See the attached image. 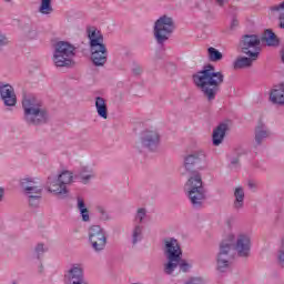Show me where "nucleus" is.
<instances>
[{
    "label": "nucleus",
    "mask_w": 284,
    "mask_h": 284,
    "mask_svg": "<svg viewBox=\"0 0 284 284\" xmlns=\"http://www.w3.org/2000/svg\"><path fill=\"white\" fill-rule=\"evenodd\" d=\"M140 143L150 152H156L161 145V132L156 128L145 129L141 134Z\"/></svg>",
    "instance_id": "10"
},
{
    "label": "nucleus",
    "mask_w": 284,
    "mask_h": 284,
    "mask_svg": "<svg viewBox=\"0 0 284 284\" xmlns=\"http://www.w3.org/2000/svg\"><path fill=\"white\" fill-rule=\"evenodd\" d=\"M95 110L100 119H108V100L103 97H95Z\"/></svg>",
    "instance_id": "24"
},
{
    "label": "nucleus",
    "mask_w": 284,
    "mask_h": 284,
    "mask_svg": "<svg viewBox=\"0 0 284 284\" xmlns=\"http://www.w3.org/2000/svg\"><path fill=\"white\" fill-rule=\"evenodd\" d=\"M254 134L256 145H262L263 141L272 136V131L267 128L265 123L258 122L255 126Z\"/></svg>",
    "instance_id": "19"
},
{
    "label": "nucleus",
    "mask_w": 284,
    "mask_h": 284,
    "mask_svg": "<svg viewBox=\"0 0 284 284\" xmlns=\"http://www.w3.org/2000/svg\"><path fill=\"white\" fill-rule=\"evenodd\" d=\"M184 192L193 207H201L205 203V187L201 173L193 172L184 185Z\"/></svg>",
    "instance_id": "5"
},
{
    "label": "nucleus",
    "mask_w": 284,
    "mask_h": 284,
    "mask_svg": "<svg viewBox=\"0 0 284 284\" xmlns=\"http://www.w3.org/2000/svg\"><path fill=\"white\" fill-rule=\"evenodd\" d=\"M281 57H282V62L284 63V49L281 52Z\"/></svg>",
    "instance_id": "44"
},
{
    "label": "nucleus",
    "mask_w": 284,
    "mask_h": 284,
    "mask_svg": "<svg viewBox=\"0 0 284 284\" xmlns=\"http://www.w3.org/2000/svg\"><path fill=\"white\" fill-rule=\"evenodd\" d=\"M57 178L64 187H68V185L74 183V179H77V176H74V173H72L71 171H62Z\"/></svg>",
    "instance_id": "28"
},
{
    "label": "nucleus",
    "mask_w": 284,
    "mask_h": 284,
    "mask_svg": "<svg viewBox=\"0 0 284 284\" xmlns=\"http://www.w3.org/2000/svg\"><path fill=\"white\" fill-rule=\"evenodd\" d=\"M88 38L90 40V48H99L105 45L103 43V34L97 28L89 29Z\"/></svg>",
    "instance_id": "22"
},
{
    "label": "nucleus",
    "mask_w": 284,
    "mask_h": 284,
    "mask_svg": "<svg viewBox=\"0 0 284 284\" xmlns=\"http://www.w3.org/2000/svg\"><path fill=\"white\" fill-rule=\"evenodd\" d=\"M262 40L265 41L266 45H270V47H274L278 43V39L276 38V34L270 29L264 31Z\"/></svg>",
    "instance_id": "31"
},
{
    "label": "nucleus",
    "mask_w": 284,
    "mask_h": 284,
    "mask_svg": "<svg viewBox=\"0 0 284 284\" xmlns=\"http://www.w3.org/2000/svg\"><path fill=\"white\" fill-rule=\"evenodd\" d=\"M4 3H12V0H3Z\"/></svg>",
    "instance_id": "45"
},
{
    "label": "nucleus",
    "mask_w": 284,
    "mask_h": 284,
    "mask_svg": "<svg viewBox=\"0 0 284 284\" xmlns=\"http://www.w3.org/2000/svg\"><path fill=\"white\" fill-rule=\"evenodd\" d=\"M0 97L6 108H14L17 105V93L12 85L0 82Z\"/></svg>",
    "instance_id": "14"
},
{
    "label": "nucleus",
    "mask_w": 284,
    "mask_h": 284,
    "mask_svg": "<svg viewBox=\"0 0 284 284\" xmlns=\"http://www.w3.org/2000/svg\"><path fill=\"white\" fill-rule=\"evenodd\" d=\"M141 72H143L141 67H136V68L133 69V74H140Z\"/></svg>",
    "instance_id": "41"
},
{
    "label": "nucleus",
    "mask_w": 284,
    "mask_h": 284,
    "mask_svg": "<svg viewBox=\"0 0 284 284\" xmlns=\"http://www.w3.org/2000/svg\"><path fill=\"white\" fill-rule=\"evenodd\" d=\"M50 248L43 243H38L33 248V255L36 258H41Z\"/></svg>",
    "instance_id": "36"
},
{
    "label": "nucleus",
    "mask_w": 284,
    "mask_h": 284,
    "mask_svg": "<svg viewBox=\"0 0 284 284\" xmlns=\"http://www.w3.org/2000/svg\"><path fill=\"white\" fill-rule=\"evenodd\" d=\"M74 57H77L74 44L68 41L57 42L52 58L55 68H71L74 65Z\"/></svg>",
    "instance_id": "6"
},
{
    "label": "nucleus",
    "mask_w": 284,
    "mask_h": 284,
    "mask_svg": "<svg viewBox=\"0 0 284 284\" xmlns=\"http://www.w3.org/2000/svg\"><path fill=\"white\" fill-rule=\"evenodd\" d=\"M234 261V253L227 246V243L221 242L220 251L216 255L215 263H216V271L221 273L230 272L232 270V263Z\"/></svg>",
    "instance_id": "9"
},
{
    "label": "nucleus",
    "mask_w": 284,
    "mask_h": 284,
    "mask_svg": "<svg viewBox=\"0 0 284 284\" xmlns=\"http://www.w3.org/2000/svg\"><path fill=\"white\" fill-rule=\"evenodd\" d=\"M75 179H78L83 185H88V183H90L93 179H97V173L92 166L82 165L80 166Z\"/></svg>",
    "instance_id": "18"
},
{
    "label": "nucleus",
    "mask_w": 284,
    "mask_h": 284,
    "mask_svg": "<svg viewBox=\"0 0 284 284\" xmlns=\"http://www.w3.org/2000/svg\"><path fill=\"white\" fill-rule=\"evenodd\" d=\"M234 202H233V207L234 210H243L245 206V189L243 186H237L234 189Z\"/></svg>",
    "instance_id": "23"
},
{
    "label": "nucleus",
    "mask_w": 284,
    "mask_h": 284,
    "mask_svg": "<svg viewBox=\"0 0 284 284\" xmlns=\"http://www.w3.org/2000/svg\"><path fill=\"white\" fill-rule=\"evenodd\" d=\"M47 189L54 196H67L68 186H64L59 178H49L47 182Z\"/></svg>",
    "instance_id": "17"
},
{
    "label": "nucleus",
    "mask_w": 284,
    "mask_h": 284,
    "mask_svg": "<svg viewBox=\"0 0 284 284\" xmlns=\"http://www.w3.org/2000/svg\"><path fill=\"white\" fill-rule=\"evenodd\" d=\"M277 262L280 263L281 267H284V246H281L277 252Z\"/></svg>",
    "instance_id": "38"
},
{
    "label": "nucleus",
    "mask_w": 284,
    "mask_h": 284,
    "mask_svg": "<svg viewBox=\"0 0 284 284\" xmlns=\"http://www.w3.org/2000/svg\"><path fill=\"white\" fill-rule=\"evenodd\" d=\"M6 194V190L0 187V201H3V195Z\"/></svg>",
    "instance_id": "42"
},
{
    "label": "nucleus",
    "mask_w": 284,
    "mask_h": 284,
    "mask_svg": "<svg viewBox=\"0 0 284 284\" xmlns=\"http://www.w3.org/2000/svg\"><path fill=\"white\" fill-rule=\"evenodd\" d=\"M217 6H225V3L227 2V0H215Z\"/></svg>",
    "instance_id": "43"
},
{
    "label": "nucleus",
    "mask_w": 284,
    "mask_h": 284,
    "mask_svg": "<svg viewBox=\"0 0 284 284\" xmlns=\"http://www.w3.org/2000/svg\"><path fill=\"white\" fill-rule=\"evenodd\" d=\"M230 130L226 122L220 123L214 130L212 135L213 145L219 146L225 139V133Z\"/></svg>",
    "instance_id": "20"
},
{
    "label": "nucleus",
    "mask_w": 284,
    "mask_h": 284,
    "mask_svg": "<svg viewBox=\"0 0 284 284\" xmlns=\"http://www.w3.org/2000/svg\"><path fill=\"white\" fill-rule=\"evenodd\" d=\"M95 212L99 215L100 221L108 222L112 220V216L108 212V209H105V206L103 205H97Z\"/></svg>",
    "instance_id": "34"
},
{
    "label": "nucleus",
    "mask_w": 284,
    "mask_h": 284,
    "mask_svg": "<svg viewBox=\"0 0 284 284\" xmlns=\"http://www.w3.org/2000/svg\"><path fill=\"white\" fill-rule=\"evenodd\" d=\"M163 254L165 262L163 263V273L166 276H174L179 261L183 258V250L181 243L174 237H166L163 240Z\"/></svg>",
    "instance_id": "3"
},
{
    "label": "nucleus",
    "mask_w": 284,
    "mask_h": 284,
    "mask_svg": "<svg viewBox=\"0 0 284 284\" xmlns=\"http://www.w3.org/2000/svg\"><path fill=\"white\" fill-rule=\"evenodd\" d=\"M207 59L212 61V63H219V61H223V53L219 51V49L210 47L207 49Z\"/></svg>",
    "instance_id": "30"
},
{
    "label": "nucleus",
    "mask_w": 284,
    "mask_h": 284,
    "mask_svg": "<svg viewBox=\"0 0 284 284\" xmlns=\"http://www.w3.org/2000/svg\"><path fill=\"white\" fill-rule=\"evenodd\" d=\"M40 184L41 183H39L34 178H23L20 180V186L22 192L30 191L32 190V187H36V185H40Z\"/></svg>",
    "instance_id": "29"
},
{
    "label": "nucleus",
    "mask_w": 284,
    "mask_h": 284,
    "mask_svg": "<svg viewBox=\"0 0 284 284\" xmlns=\"http://www.w3.org/2000/svg\"><path fill=\"white\" fill-rule=\"evenodd\" d=\"M222 243H226L241 258H247L252 252V233L245 231L229 233Z\"/></svg>",
    "instance_id": "4"
},
{
    "label": "nucleus",
    "mask_w": 284,
    "mask_h": 284,
    "mask_svg": "<svg viewBox=\"0 0 284 284\" xmlns=\"http://www.w3.org/2000/svg\"><path fill=\"white\" fill-rule=\"evenodd\" d=\"M256 59L252 57H237L233 62L234 70H245V68H252V64Z\"/></svg>",
    "instance_id": "25"
},
{
    "label": "nucleus",
    "mask_w": 284,
    "mask_h": 284,
    "mask_svg": "<svg viewBox=\"0 0 284 284\" xmlns=\"http://www.w3.org/2000/svg\"><path fill=\"white\" fill-rule=\"evenodd\" d=\"M24 33L28 37V39H37V28L34 26H26L24 27Z\"/></svg>",
    "instance_id": "37"
},
{
    "label": "nucleus",
    "mask_w": 284,
    "mask_h": 284,
    "mask_svg": "<svg viewBox=\"0 0 284 284\" xmlns=\"http://www.w3.org/2000/svg\"><path fill=\"white\" fill-rule=\"evenodd\" d=\"M270 101L276 105H284V82L271 90Z\"/></svg>",
    "instance_id": "21"
},
{
    "label": "nucleus",
    "mask_w": 284,
    "mask_h": 284,
    "mask_svg": "<svg viewBox=\"0 0 284 284\" xmlns=\"http://www.w3.org/2000/svg\"><path fill=\"white\" fill-rule=\"evenodd\" d=\"M23 121L29 125H45L50 121V111L41 100L32 95L22 99Z\"/></svg>",
    "instance_id": "2"
},
{
    "label": "nucleus",
    "mask_w": 284,
    "mask_h": 284,
    "mask_svg": "<svg viewBox=\"0 0 284 284\" xmlns=\"http://www.w3.org/2000/svg\"><path fill=\"white\" fill-rule=\"evenodd\" d=\"M235 28H239V20L233 18L231 21V30H234Z\"/></svg>",
    "instance_id": "40"
},
{
    "label": "nucleus",
    "mask_w": 284,
    "mask_h": 284,
    "mask_svg": "<svg viewBox=\"0 0 284 284\" xmlns=\"http://www.w3.org/2000/svg\"><path fill=\"white\" fill-rule=\"evenodd\" d=\"M23 194L31 207H39V203H41V195L43 194V186L38 184L29 189V191H24Z\"/></svg>",
    "instance_id": "16"
},
{
    "label": "nucleus",
    "mask_w": 284,
    "mask_h": 284,
    "mask_svg": "<svg viewBox=\"0 0 284 284\" xmlns=\"http://www.w3.org/2000/svg\"><path fill=\"white\" fill-rule=\"evenodd\" d=\"M225 75L221 71H214V67L207 65L193 74V82L201 90L207 101H214L219 94V88L223 85Z\"/></svg>",
    "instance_id": "1"
},
{
    "label": "nucleus",
    "mask_w": 284,
    "mask_h": 284,
    "mask_svg": "<svg viewBox=\"0 0 284 284\" xmlns=\"http://www.w3.org/2000/svg\"><path fill=\"white\" fill-rule=\"evenodd\" d=\"M194 266V262L191 260H182V257L178 261L176 270H180V272H183L184 274H187Z\"/></svg>",
    "instance_id": "33"
},
{
    "label": "nucleus",
    "mask_w": 284,
    "mask_h": 284,
    "mask_svg": "<svg viewBox=\"0 0 284 284\" xmlns=\"http://www.w3.org/2000/svg\"><path fill=\"white\" fill-rule=\"evenodd\" d=\"M176 30V24L174 23V19L170 16H161L155 22L153 27V34L155 41L163 45L165 41L172 37V33Z\"/></svg>",
    "instance_id": "7"
},
{
    "label": "nucleus",
    "mask_w": 284,
    "mask_h": 284,
    "mask_svg": "<svg viewBox=\"0 0 284 284\" xmlns=\"http://www.w3.org/2000/svg\"><path fill=\"white\" fill-rule=\"evenodd\" d=\"M206 163L205 151L199 150L184 158L183 168L186 172H192L193 168H203Z\"/></svg>",
    "instance_id": "13"
},
{
    "label": "nucleus",
    "mask_w": 284,
    "mask_h": 284,
    "mask_svg": "<svg viewBox=\"0 0 284 284\" xmlns=\"http://www.w3.org/2000/svg\"><path fill=\"white\" fill-rule=\"evenodd\" d=\"M10 43V40L3 34H0V48H3L4 45H8Z\"/></svg>",
    "instance_id": "39"
},
{
    "label": "nucleus",
    "mask_w": 284,
    "mask_h": 284,
    "mask_svg": "<svg viewBox=\"0 0 284 284\" xmlns=\"http://www.w3.org/2000/svg\"><path fill=\"white\" fill-rule=\"evenodd\" d=\"M145 216H148V211L143 207L138 209L134 215V224L142 225L143 221H145Z\"/></svg>",
    "instance_id": "35"
},
{
    "label": "nucleus",
    "mask_w": 284,
    "mask_h": 284,
    "mask_svg": "<svg viewBox=\"0 0 284 284\" xmlns=\"http://www.w3.org/2000/svg\"><path fill=\"white\" fill-rule=\"evenodd\" d=\"M240 48L243 54L258 59L261 54V39L256 34L244 36L240 42Z\"/></svg>",
    "instance_id": "11"
},
{
    "label": "nucleus",
    "mask_w": 284,
    "mask_h": 284,
    "mask_svg": "<svg viewBox=\"0 0 284 284\" xmlns=\"http://www.w3.org/2000/svg\"><path fill=\"white\" fill-rule=\"evenodd\" d=\"M64 284H88L83 275V265L73 264L64 274Z\"/></svg>",
    "instance_id": "12"
},
{
    "label": "nucleus",
    "mask_w": 284,
    "mask_h": 284,
    "mask_svg": "<svg viewBox=\"0 0 284 284\" xmlns=\"http://www.w3.org/2000/svg\"><path fill=\"white\" fill-rule=\"evenodd\" d=\"M53 10L52 0H40V6L38 9L40 14H52Z\"/></svg>",
    "instance_id": "32"
},
{
    "label": "nucleus",
    "mask_w": 284,
    "mask_h": 284,
    "mask_svg": "<svg viewBox=\"0 0 284 284\" xmlns=\"http://www.w3.org/2000/svg\"><path fill=\"white\" fill-rule=\"evenodd\" d=\"M91 61L93 65L98 68H103L108 63V48L102 47H92L91 48Z\"/></svg>",
    "instance_id": "15"
},
{
    "label": "nucleus",
    "mask_w": 284,
    "mask_h": 284,
    "mask_svg": "<svg viewBox=\"0 0 284 284\" xmlns=\"http://www.w3.org/2000/svg\"><path fill=\"white\" fill-rule=\"evenodd\" d=\"M130 236H131V243L133 245H136V243H140V241H143V224H133Z\"/></svg>",
    "instance_id": "26"
},
{
    "label": "nucleus",
    "mask_w": 284,
    "mask_h": 284,
    "mask_svg": "<svg viewBox=\"0 0 284 284\" xmlns=\"http://www.w3.org/2000/svg\"><path fill=\"white\" fill-rule=\"evenodd\" d=\"M77 207L80 212L83 223H90V211L85 205V201L82 197L77 199Z\"/></svg>",
    "instance_id": "27"
},
{
    "label": "nucleus",
    "mask_w": 284,
    "mask_h": 284,
    "mask_svg": "<svg viewBox=\"0 0 284 284\" xmlns=\"http://www.w3.org/2000/svg\"><path fill=\"white\" fill-rule=\"evenodd\" d=\"M88 236L89 243L97 254H100V252L105 250V246L108 245V233L101 225H92L89 229Z\"/></svg>",
    "instance_id": "8"
}]
</instances>
